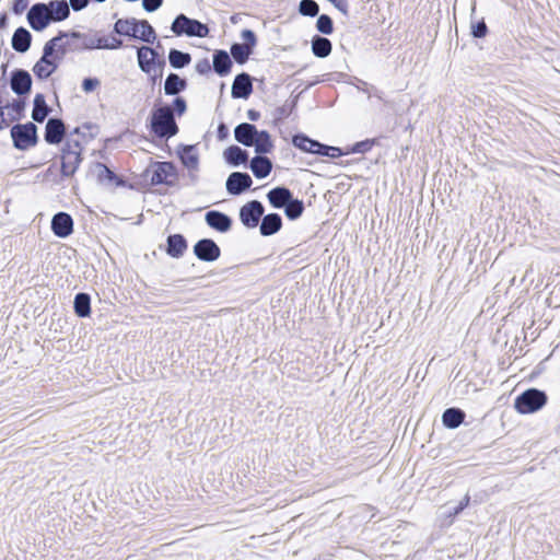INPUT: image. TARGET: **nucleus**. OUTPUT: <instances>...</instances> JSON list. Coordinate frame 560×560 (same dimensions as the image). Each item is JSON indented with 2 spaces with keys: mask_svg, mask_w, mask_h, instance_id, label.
Segmentation results:
<instances>
[{
  "mask_svg": "<svg viewBox=\"0 0 560 560\" xmlns=\"http://www.w3.org/2000/svg\"><path fill=\"white\" fill-rule=\"evenodd\" d=\"M150 130L160 139H170L178 133L179 128L170 105L155 106L152 109Z\"/></svg>",
  "mask_w": 560,
  "mask_h": 560,
  "instance_id": "1",
  "label": "nucleus"
},
{
  "mask_svg": "<svg viewBox=\"0 0 560 560\" xmlns=\"http://www.w3.org/2000/svg\"><path fill=\"white\" fill-rule=\"evenodd\" d=\"M58 40L59 38H50L45 43L43 55L33 67V72L37 79H48L59 67L61 60H58Z\"/></svg>",
  "mask_w": 560,
  "mask_h": 560,
  "instance_id": "2",
  "label": "nucleus"
},
{
  "mask_svg": "<svg viewBox=\"0 0 560 560\" xmlns=\"http://www.w3.org/2000/svg\"><path fill=\"white\" fill-rule=\"evenodd\" d=\"M548 400L544 390L528 388L520 394L514 400V408L522 415L534 413L540 410Z\"/></svg>",
  "mask_w": 560,
  "mask_h": 560,
  "instance_id": "3",
  "label": "nucleus"
},
{
  "mask_svg": "<svg viewBox=\"0 0 560 560\" xmlns=\"http://www.w3.org/2000/svg\"><path fill=\"white\" fill-rule=\"evenodd\" d=\"M171 31L176 36L186 35L188 37H206L209 34V27L198 20L190 19L184 13L178 14L171 25Z\"/></svg>",
  "mask_w": 560,
  "mask_h": 560,
  "instance_id": "4",
  "label": "nucleus"
},
{
  "mask_svg": "<svg viewBox=\"0 0 560 560\" xmlns=\"http://www.w3.org/2000/svg\"><path fill=\"white\" fill-rule=\"evenodd\" d=\"M13 147L26 151L38 142L37 127L34 122L16 124L11 128Z\"/></svg>",
  "mask_w": 560,
  "mask_h": 560,
  "instance_id": "5",
  "label": "nucleus"
},
{
  "mask_svg": "<svg viewBox=\"0 0 560 560\" xmlns=\"http://www.w3.org/2000/svg\"><path fill=\"white\" fill-rule=\"evenodd\" d=\"M241 38L243 43H233L230 47L231 57L237 65L246 63L257 45V36L252 30H243Z\"/></svg>",
  "mask_w": 560,
  "mask_h": 560,
  "instance_id": "6",
  "label": "nucleus"
},
{
  "mask_svg": "<svg viewBox=\"0 0 560 560\" xmlns=\"http://www.w3.org/2000/svg\"><path fill=\"white\" fill-rule=\"evenodd\" d=\"M73 35H90L78 31H59L54 38H59L57 49L59 50L58 60H62L68 52L92 50L93 48L83 47L84 39L82 37H73Z\"/></svg>",
  "mask_w": 560,
  "mask_h": 560,
  "instance_id": "7",
  "label": "nucleus"
},
{
  "mask_svg": "<svg viewBox=\"0 0 560 560\" xmlns=\"http://www.w3.org/2000/svg\"><path fill=\"white\" fill-rule=\"evenodd\" d=\"M178 180V171L171 161L155 162L152 165L151 184L174 187Z\"/></svg>",
  "mask_w": 560,
  "mask_h": 560,
  "instance_id": "8",
  "label": "nucleus"
},
{
  "mask_svg": "<svg viewBox=\"0 0 560 560\" xmlns=\"http://www.w3.org/2000/svg\"><path fill=\"white\" fill-rule=\"evenodd\" d=\"M180 163L187 168V177L191 185H195L199 177V155L194 144H180L177 149Z\"/></svg>",
  "mask_w": 560,
  "mask_h": 560,
  "instance_id": "9",
  "label": "nucleus"
},
{
  "mask_svg": "<svg viewBox=\"0 0 560 560\" xmlns=\"http://www.w3.org/2000/svg\"><path fill=\"white\" fill-rule=\"evenodd\" d=\"M265 207L259 200H250L240 209L238 217L242 224L247 229H255L262 219Z\"/></svg>",
  "mask_w": 560,
  "mask_h": 560,
  "instance_id": "10",
  "label": "nucleus"
},
{
  "mask_svg": "<svg viewBox=\"0 0 560 560\" xmlns=\"http://www.w3.org/2000/svg\"><path fill=\"white\" fill-rule=\"evenodd\" d=\"M26 20L35 32H43L51 23L49 11L44 2L34 3L27 11Z\"/></svg>",
  "mask_w": 560,
  "mask_h": 560,
  "instance_id": "11",
  "label": "nucleus"
},
{
  "mask_svg": "<svg viewBox=\"0 0 560 560\" xmlns=\"http://www.w3.org/2000/svg\"><path fill=\"white\" fill-rule=\"evenodd\" d=\"M194 255L201 261L213 262L221 256V248L212 238H201L194 245Z\"/></svg>",
  "mask_w": 560,
  "mask_h": 560,
  "instance_id": "12",
  "label": "nucleus"
},
{
  "mask_svg": "<svg viewBox=\"0 0 560 560\" xmlns=\"http://www.w3.org/2000/svg\"><path fill=\"white\" fill-rule=\"evenodd\" d=\"M253 185L252 177L245 172H233L225 182L226 191L232 196H240Z\"/></svg>",
  "mask_w": 560,
  "mask_h": 560,
  "instance_id": "13",
  "label": "nucleus"
},
{
  "mask_svg": "<svg viewBox=\"0 0 560 560\" xmlns=\"http://www.w3.org/2000/svg\"><path fill=\"white\" fill-rule=\"evenodd\" d=\"M32 77L24 69H14L10 77V88L18 96H26L32 90Z\"/></svg>",
  "mask_w": 560,
  "mask_h": 560,
  "instance_id": "14",
  "label": "nucleus"
},
{
  "mask_svg": "<svg viewBox=\"0 0 560 560\" xmlns=\"http://www.w3.org/2000/svg\"><path fill=\"white\" fill-rule=\"evenodd\" d=\"M73 37H82L84 39L83 47L88 48L114 50L122 47V40L115 36L73 35Z\"/></svg>",
  "mask_w": 560,
  "mask_h": 560,
  "instance_id": "15",
  "label": "nucleus"
},
{
  "mask_svg": "<svg viewBox=\"0 0 560 560\" xmlns=\"http://www.w3.org/2000/svg\"><path fill=\"white\" fill-rule=\"evenodd\" d=\"M67 135L63 120L58 117L48 118L45 127L44 139L48 144H59Z\"/></svg>",
  "mask_w": 560,
  "mask_h": 560,
  "instance_id": "16",
  "label": "nucleus"
},
{
  "mask_svg": "<svg viewBox=\"0 0 560 560\" xmlns=\"http://www.w3.org/2000/svg\"><path fill=\"white\" fill-rule=\"evenodd\" d=\"M50 228L57 237L66 238L73 232V219L67 212H57L51 219Z\"/></svg>",
  "mask_w": 560,
  "mask_h": 560,
  "instance_id": "17",
  "label": "nucleus"
},
{
  "mask_svg": "<svg viewBox=\"0 0 560 560\" xmlns=\"http://www.w3.org/2000/svg\"><path fill=\"white\" fill-rule=\"evenodd\" d=\"M207 225L220 233H226L231 230L233 221L230 215L218 210H209L205 214Z\"/></svg>",
  "mask_w": 560,
  "mask_h": 560,
  "instance_id": "18",
  "label": "nucleus"
},
{
  "mask_svg": "<svg viewBox=\"0 0 560 560\" xmlns=\"http://www.w3.org/2000/svg\"><path fill=\"white\" fill-rule=\"evenodd\" d=\"M253 93V80L252 77L242 72L235 75L231 94L233 98H244L247 100Z\"/></svg>",
  "mask_w": 560,
  "mask_h": 560,
  "instance_id": "19",
  "label": "nucleus"
},
{
  "mask_svg": "<svg viewBox=\"0 0 560 560\" xmlns=\"http://www.w3.org/2000/svg\"><path fill=\"white\" fill-rule=\"evenodd\" d=\"M258 132L259 130L255 125L242 122L234 128V138L238 143L245 147H253L256 142V136H258Z\"/></svg>",
  "mask_w": 560,
  "mask_h": 560,
  "instance_id": "20",
  "label": "nucleus"
},
{
  "mask_svg": "<svg viewBox=\"0 0 560 560\" xmlns=\"http://www.w3.org/2000/svg\"><path fill=\"white\" fill-rule=\"evenodd\" d=\"M188 248V242L183 234H170L166 238V254L172 258H180Z\"/></svg>",
  "mask_w": 560,
  "mask_h": 560,
  "instance_id": "21",
  "label": "nucleus"
},
{
  "mask_svg": "<svg viewBox=\"0 0 560 560\" xmlns=\"http://www.w3.org/2000/svg\"><path fill=\"white\" fill-rule=\"evenodd\" d=\"M233 61L230 55L223 49H217L212 56L213 71L220 77H226L231 73Z\"/></svg>",
  "mask_w": 560,
  "mask_h": 560,
  "instance_id": "22",
  "label": "nucleus"
},
{
  "mask_svg": "<svg viewBox=\"0 0 560 560\" xmlns=\"http://www.w3.org/2000/svg\"><path fill=\"white\" fill-rule=\"evenodd\" d=\"M282 228V218L279 213H268L262 215L259 224V232L262 236H271L278 233Z\"/></svg>",
  "mask_w": 560,
  "mask_h": 560,
  "instance_id": "23",
  "label": "nucleus"
},
{
  "mask_svg": "<svg viewBox=\"0 0 560 560\" xmlns=\"http://www.w3.org/2000/svg\"><path fill=\"white\" fill-rule=\"evenodd\" d=\"M292 196L293 194L288 187L277 186L268 191L267 199L273 208L283 209Z\"/></svg>",
  "mask_w": 560,
  "mask_h": 560,
  "instance_id": "24",
  "label": "nucleus"
},
{
  "mask_svg": "<svg viewBox=\"0 0 560 560\" xmlns=\"http://www.w3.org/2000/svg\"><path fill=\"white\" fill-rule=\"evenodd\" d=\"M114 33L120 36H127L138 39L139 25L138 20L135 18L118 19L113 28Z\"/></svg>",
  "mask_w": 560,
  "mask_h": 560,
  "instance_id": "25",
  "label": "nucleus"
},
{
  "mask_svg": "<svg viewBox=\"0 0 560 560\" xmlns=\"http://www.w3.org/2000/svg\"><path fill=\"white\" fill-rule=\"evenodd\" d=\"M249 168L258 179L266 178L272 171V162L265 155H256L249 162Z\"/></svg>",
  "mask_w": 560,
  "mask_h": 560,
  "instance_id": "26",
  "label": "nucleus"
},
{
  "mask_svg": "<svg viewBox=\"0 0 560 560\" xmlns=\"http://www.w3.org/2000/svg\"><path fill=\"white\" fill-rule=\"evenodd\" d=\"M32 44V34L23 26L18 27L12 36L11 45L12 48L20 52H26Z\"/></svg>",
  "mask_w": 560,
  "mask_h": 560,
  "instance_id": "27",
  "label": "nucleus"
},
{
  "mask_svg": "<svg viewBox=\"0 0 560 560\" xmlns=\"http://www.w3.org/2000/svg\"><path fill=\"white\" fill-rule=\"evenodd\" d=\"M51 22H61L69 18L70 9L67 0H50L46 3Z\"/></svg>",
  "mask_w": 560,
  "mask_h": 560,
  "instance_id": "28",
  "label": "nucleus"
},
{
  "mask_svg": "<svg viewBox=\"0 0 560 560\" xmlns=\"http://www.w3.org/2000/svg\"><path fill=\"white\" fill-rule=\"evenodd\" d=\"M82 156L75 152L61 151V175L63 177L72 176L79 168Z\"/></svg>",
  "mask_w": 560,
  "mask_h": 560,
  "instance_id": "29",
  "label": "nucleus"
},
{
  "mask_svg": "<svg viewBox=\"0 0 560 560\" xmlns=\"http://www.w3.org/2000/svg\"><path fill=\"white\" fill-rule=\"evenodd\" d=\"M248 152L244 149H242L238 145H230L226 148L223 152V158L225 162L234 167H237L242 164H246L248 161Z\"/></svg>",
  "mask_w": 560,
  "mask_h": 560,
  "instance_id": "30",
  "label": "nucleus"
},
{
  "mask_svg": "<svg viewBox=\"0 0 560 560\" xmlns=\"http://www.w3.org/2000/svg\"><path fill=\"white\" fill-rule=\"evenodd\" d=\"M187 89V81L177 73L171 72L164 82V93L168 96H177Z\"/></svg>",
  "mask_w": 560,
  "mask_h": 560,
  "instance_id": "31",
  "label": "nucleus"
},
{
  "mask_svg": "<svg viewBox=\"0 0 560 560\" xmlns=\"http://www.w3.org/2000/svg\"><path fill=\"white\" fill-rule=\"evenodd\" d=\"M466 413L460 408L451 407L442 413V423L447 429H457L465 420Z\"/></svg>",
  "mask_w": 560,
  "mask_h": 560,
  "instance_id": "32",
  "label": "nucleus"
},
{
  "mask_svg": "<svg viewBox=\"0 0 560 560\" xmlns=\"http://www.w3.org/2000/svg\"><path fill=\"white\" fill-rule=\"evenodd\" d=\"M51 108L47 105L44 94L37 93L33 101V120L43 122L49 116Z\"/></svg>",
  "mask_w": 560,
  "mask_h": 560,
  "instance_id": "33",
  "label": "nucleus"
},
{
  "mask_svg": "<svg viewBox=\"0 0 560 560\" xmlns=\"http://www.w3.org/2000/svg\"><path fill=\"white\" fill-rule=\"evenodd\" d=\"M311 48L315 57L326 58L332 50V44L327 37L314 35L311 40Z\"/></svg>",
  "mask_w": 560,
  "mask_h": 560,
  "instance_id": "34",
  "label": "nucleus"
},
{
  "mask_svg": "<svg viewBox=\"0 0 560 560\" xmlns=\"http://www.w3.org/2000/svg\"><path fill=\"white\" fill-rule=\"evenodd\" d=\"M74 313L78 317L85 318L91 314V296L88 293L80 292L74 296Z\"/></svg>",
  "mask_w": 560,
  "mask_h": 560,
  "instance_id": "35",
  "label": "nucleus"
},
{
  "mask_svg": "<svg viewBox=\"0 0 560 560\" xmlns=\"http://www.w3.org/2000/svg\"><path fill=\"white\" fill-rule=\"evenodd\" d=\"M168 62L174 69H183L191 62V56L189 52L171 48L168 51Z\"/></svg>",
  "mask_w": 560,
  "mask_h": 560,
  "instance_id": "36",
  "label": "nucleus"
},
{
  "mask_svg": "<svg viewBox=\"0 0 560 560\" xmlns=\"http://www.w3.org/2000/svg\"><path fill=\"white\" fill-rule=\"evenodd\" d=\"M148 51H152V48L149 46H141L137 48V59L138 66L140 70L147 74H150L156 65L151 62V59L148 57Z\"/></svg>",
  "mask_w": 560,
  "mask_h": 560,
  "instance_id": "37",
  "label": "nucleus"
},
{
  "mask_svg": "<svg viewBox=\"0 0 560 560\" xmlns=\"http://www.w3.org/2000/svg\"><path fill=\"white\" fill-rule=\"evenodd\" d=\"M148 51H152V48L149 46H141L137 48V59L138 66L140 70L147 74H150L156 65L151 62V59L148 57Z\"/></svg>",
  "mask_w": 560,
  "mask_h": 560,
  "instance_id": "38",
  "label": "nucleus"
},
{
  "mask_svg": "<svg viewBox=\"0 0 560 560\" xmlns=\"http://www.w3.org/2000/svg\"><path fill=\"white\" fill-rule=\"evenodd\" d=\"M253 147H255V151L258 155L270 153L273 148V143L269 132L266 130H260L258 136H256V142Z\"/></svg>",
  "mask_w": 560,
  "mask_h": 560,
  "instance_id": "39",
  "label": "nucleus"
},
{
  "mask_svg": "<svg viewBox=\"0 0 560 560\" xmlns=\"http://www.w3.org/2000/svg\"><path fill=\"white\" fill-rule=\"evenodd\" d=\"M318 140L312 139L305 133H296L292 137V144L303 152L313 153Z\"/></svg>",
  "mask_w": 560,
  "mask_h": 560,
  "instance_id": "40",
  "label": "nucleus"
},
{
  "mask_svg": "<svg viewBox=\"0 0 560 560\" xmlns=\"http://www.w3.org/2000/svg\"><path fill=\"white\" fill-rule=\"evenodd\" d=\"M95 171H96L97 180L101 184H112V183L116 182L119 185L118 176L112 170H109L105 164L97 162L95 164Z\"/></svg>",
  "mask_w": 560,
  "mask_h": 560,
  "instance_id": "41",
  "label": "nucleus"
},
{
  "mask_svg": "<svg viewBox=\"0 0 560 560\" xmlns=\"http://www.w3.org/2000/svg\"><path fill=\"white\" fill-rule=\"evenodd\" d=\"M284 214L289 220H296L299 219L304 211V203L302 200L294 198L292 196L291 200L285 205Z\"/></svg>",
  "mask_w": 560,
  "mask_h": 560,
  "instance_id": "42",
  "label": "nucleus"
},
{
  "mask_svg": "<svg viewBox=\"0 0 560 560\" xmlns=\"http://www.w3.org/2000/svg\"><path fill=\"white\" fill-rule=\"evenodd\" d=\"M138 25L141 27L138 39L148 44H153L156 39V33L152 25L147 20H138Z\"/></svg>",
  "mask_w": 560,
  "mask_h": 560,
  "instance_id": "43",
  "label": "nucleus"
},
{
  "mask_svg": "<svg viewBox=\"0 0 560 560\" xmlns=\"http://www.w3.org/2000/svg\"><path fill=\"white\" fill-rule=\"evenodd\" d=\"M298 96L292 98L291 101H287L282 106H279L275 109L273 118L275 122H279L284 118L289 117L293 109L296 107Z\"/></svg>",
  "mask_w": 560,
  "mask_h": 560,
  "instance_id": "44",
  "label": "nucleus"
},
{
  "mask_svg": "<svg viewBox=\"0 0 560 560\" xmlns=\"http://www.w3.org/2000/svg\"><path fill=\"white\" fill-rule=\"evenodd\" d=\"M298 11L303 16L315 18L319 13V5L315 0H301Z\"/></svg>",
  "mask_w": 560,
  "mask_h": 560,
  "instance_id": "45",
  "label": "nucleus"
},
{
  "mask_svg": "<svg viewBox=\"0 0 560 560\" xmlns=\"http://www.w3.org/2000/svg\"><path fill=\"white\" fill-rule=\"evenodd\" d=\"M316 30L324 35H330L334 32V21L328 14H318Z\"/></svg>",
  "mask_w": 560,
  "mask_h": 560,
  "instance_id": "46",
  "label": "nucleus"
},
{
  "mask_svg": "<svg viewBox=\"0 0 560 560\" xmlns=\"http://www.w3.org/2000/svg\"><path fill=\"white\" fill-rule=\"evenodd\" d=\"M375 144V139H365L359 142H355L351 147L346 149V153H366L369 152L373 145Z\"/></svg>",
  "mask_w": 560,
  "mask_h": 560,
  "instance_id": "47",
  "label": "nucleus"
},
{
  "mask_svg": "<svg viewBox=\"0 0 560 560\" xmlns=\"http://www.w3.org/2000/svg\"><path fill=\"white\" fill-rule=\"evenodd\" d=\"M148 55L151 56L150 57L151 62H154L156 65V68L159 69V73L153 74L151 77L152 83H155L158 79L162 78L163 69H164L166 62L163 58L160 57L159 52L154 48H152V51H148Z\"/></svg>",
  "mask_w": 560,
  "mask_h": 560,
  "instance_id": "48",
  "label": "nucleus"
},
{
  "mask_svg": "<svg viewBox=\"0 0 560 560\" xmlns=\"http://www.w3.org/2000/svg\"><path fill=\"white\" fill-rule=\"evenodd\" d=\"M470 34L474 38H483L487 36L488 26L483 19L480 21L471 22Z\"/></svg>",
  "mask_w": 560,
  "mask_h": 560,
  "instance_id": "49",
  "label": "nucleus"
},
{
  "mask_svg": "<svg viewBox=\"0 0 560 560\" xmlns=\"http://www.w3.org/2000/svg\"><path fill=\"white\" fill-rule=\"evenodd\" d=\"M172 110H173V114L174 116L177 115V116H183L186 110H187V103H186V100L182 96H176L173 102H172V105H170Z\"/></svg>",
  "mask_w": 560,
  "mask_h": 560,
  "instance_id": "50",
  "label": "nucleus"
},
{
  "mask_svg": "<svg viewBox=\"0 0 560 560\" xmlns=\"http://www.w3.org/2000/svg\"><path fill=\"white\" fill-rule=\"evenodd\" d=\"M82 150H83V148H82V145H81L79 140L68 139L66 141V143L63 144L61 151H65V152H75V153L81 155Z\"/></svg>",
  "mask_w": 560,
  "mask_h": 560,
  "instance_id": "51",
  "label": "nucleus"
},
{
  "mask_svg": "<svg viewBox=\"0 0 560 560\" xmlns=\"http://www.w3.org/2000/svg\"><path fill=\"white\" fill-rule=\"evenodd\" d=\"M101 84L100 80L97 78H84L82 81V90L85 93L93 92L98 85Z\"/></svg>",
  "mask_w": 560,
  "mask_h": 560,
  "instance_id": "52",
  "label": "nucleus"
},
{
  "mask_svg": "<svg viewBox=\"0 0 560 560\" xmlns=\"http://www.w3.org/2000/svg\"><path fill=\"white\" fill-rule=\"evenodd\" d=\"M4 108V106H2ZM7 108H11L18 116H20L25 108V102L23 100L16 98L13 100L12 103L5 105Z\"/></svg>",
  "mask_w": 560,
  "mask_h": 560,
  "instance_id": "53",
  "label": "nucleus"
},
{
  "mask_svg": "<svg viewBox=\"0 0 560 560\" xmlns=\"http://www.w3.org/2000/svg\"><path fill=\"white\" fill-rule=\"evenodd\" d=\"M163 4V0H142V8L147 12H154Z\"/></svg>",
  "mask_w": 560,
  "mask_h": 560,
  "instance_id": "54",
  "label": "nucleus"
},
{
  "mask_svg": "<svg viewBox=\"0 0 560 560\" xmlns=\"http://www.w3.org/2000/svg\"><path fill=\"white\" fill-rule=\"evenodd\" d=\"M195 69L199 74H207L211 71V65L207 58H203L196 63Z\"/></svg>",
  "mask_w": 560,
  "mask_h": 560,
  "instance_id": "55",
  "label": "nucleus"
},
{
  "mask_svg": "<svg viewBox=\"0 0 560 560\" xmlns=\"http://www.w3.org/2000/svg\"><path fill=\"white\" fill-rule=\"evenodd\" d=\"M28 5V0H14L12 4V11L14 14H22Z\"/></svg>",
  "mask_w": 560,
  "mask_h": 560,
  "instance_id": "56",
  "label": "nucleus"
},
{
  "mask_svg": "<svg viewBox=\"0 0 560 560\" xmlns=\"http://www.w3.org/2000/svg\"><path fill=\"white\" fill-rule=\"evenodd\" d=\"M90 3V0H69V9L71 8L73 11L79 12L85 9Z\"/></svg>",
  "mask_w": 560,
  "mask_h": 560,
  "instance_id": "57",
  "label": "nucleus"
},
{
  "mask_svg": "<svg viewBox=\"0 0 560 560\" xmlns=\"http://www.w3.org/2000/svg\"><path fill=\"white\" fill-rule=\"evenodd\" d=\"M329 148H330V145L324 144L318 141L317 144L315 145V151H313V154H316L319 156H328Z\"/></svg>",
  "mask_w": 560,
  "mask_h": 560,
  "instance_id": "58",
  "label": "nucleus"
},
{
  "mask_svg": "<svg viewBox=\"0 0 560 560\" xmlns=\"http://www.w3.org/2000/svg\"><path fill=\"white\" fill-rule=\"evenodd\" d=\"M219 140H224L229 136V128L224 122H220L217 130Z\"/></svg>",
  "mask_w": 560,
  "mask_h": 560,
  "instance_id": "59",
  "label": "nucleus"
},
{
  "mask_svg": "<svg viewBox=\"0 0 560 560\" xmlns=\"http://www.w3.org/2000/svg\"><path fill=\"white\" fill-rule=\"evenodd\" d=\"M328 1L330 3H332L343 14L348 13L347 0H328Z\"/></svg>",
  "mask_w": 560,
  "mask_h": 560,
  "instance_id": "60",
  "label": "nucleus"
},
{
  "mask_svg": "<svg viewBox=\"0 0 560 560\" xmlns=\"http://www.w3.org/2000/svg\"><path fill=\"white\" fill-rule=\"evenodd\" d=\"M345 154H347V153H346V150L343 151L342 149H340V148H338V147H332V145H330V148H329V154H328V156H329V158L335 159V158L342 156V155H345Z\"/></svg>",
  "mask_w": 560,
  "mask_h": 560,
  "instance_id": "61",
  "label": "nucleus"
},
{
  "mask_svg": "<svg viewBox=\"0 0 560 560\" xmlns=\"http://www.w3.org/2000/svg\"><path fill=\"white\" fill-rule=\"evenodd\" d=\"M469 502L470 497L469 494H466L457 504V511H464L469 505Z\"/></svg>",
  "mask_w": 560,
  "mask_h": 560,
  "instance_id": "62",
  "label": "nucleus"
},
{
  "mask_svg": "<svg viewBox=\"0 0 560 560\" xmlns=\"http://www.w3.org/2000/svg\"><path fill=\"white\" fill-rule=\"evenodd\" d=\"M469 502L470 497L469 494H466L457 504V511H464L469 505Z\"/></svg>",
  "mask_w": 560,
  "mask_h": 560,
  "instance_id": "63",
  "label": "nucleus"
},
{
  "mask_svg": "<svg viewBox=\"0 0 560 560\" xmlns=\"http://www.w3.org/2000/svg\"><path fill=\"white\" fill-rule=\"evenodd\" d=\"M247 118L250 121H257L260 118V113L258 110H255V109H248L247 110Z\"/></svg>",
  "mask_w": 560,
  "mask_h": 560,
  "instance_id": "64",
  "label": "nucleus"
}]
</instances>
